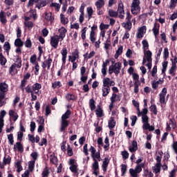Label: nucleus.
<instances>
[{
	"instance_id": "6e6552de",
	"label": "nucleus",
	"mask_w": 177,
	"mask_h": 177,
	"mask_svg": "<svg viewBox=\"0 0 177 177\" xmlns=\"http://www.w3.org/2000/svg\"><path fill=\"white\" fill-rule=\"evenodd\" d=\"M65 99L68 102H75L76 100H78V96L75 94L71 93H68L65 95Z\"/></svg>"
},
{
	"instance_id": "473e14b6",
	"label": "nucleus",
	"mask_w": 177,
	"mask_h": 177,
	"mask_svg": "<svg viewBox=\"0 0 177 177\" xmlns=\"http://www.w3.org/2000/svg\"><path fill=\"white\" fill-rule=\"evenodd\" d=\"M95 5L97 9H102V7L104 6V0H97Z\"/></svg>"
},
{
	"instance_id": "680f3d73",
	"label": "nucleus",
	"mask_w": 177,
	"mask_h": 177,
	"mask_svg": "<svg viewBox=\"0 0 177 177\" xmlns=\"http://www.w3.org/2000/svg\"><path fill=\"white\" fill-rule=\"evenodd\" d=\"M127 165H121V172H122V176H124L125 174H127Z\"/></svg>"
},
{
	"instance_id": "a18cd8bd",
	"label": "nucleus",
	"mask_w": 177,
	"mask_h": 177,
	"mask_svg": "<svg viewBox=\"0 0 177 177\" xmlns=\"http://www.w3.org/2000/svg\"><path fill=\"white\" fill-rule=\"evenodd\" d=\"M25 27H27L28 30H31L32 27H34V22L31 21H28L26 22H24Z\"/></svg>"
},
{
	"instance_id": "9d476101",
	"label": "nucleus",
	"mask_w": 177,
	"mask_h": 177,
	"mask_svg": "<svg viewBox=\"0 0 177 177\" xmlns=\"http://www.w3.org/2000/svg\"><path fill=\"white\" fill-rule=\"evenodd\" d=\"M35 3H36L35 8L39 10L41 8H45L48 5V0H37Z\"/></svg>"
},
{
	"instance_id": "49530a36",
	"label": "nucleus",
	"mask_w": 177,
	"mask_h": 177,
	"mask_svg": "<svg viewBox=\"0 0 177 177\" xmlns=\"http://www.w3.org/2000/svg\"><path fill=\"white\" fill-rule=\"evenodd\" d=\"M108 13L110 17H118V12L114 11V10H109Z\"/></svg>"
},
{
	"instance_id": "c03bdc74",
	"label": "nucleus",
	"mask_w": 177,
	"mask_h": 177,
	"mask_svg": "<svg viewBox=\"0 0 177 177\" xmlns=\"http://www.w3.org/2000/svg\"><path fill=\"white\" fill-rule=\"evenodd\" d=\"M143 131H147V129L149 131V132H153L154 131V127L151 126L150 123L148 124L145 125V127H142Z\"/></svg>"
},
{
	"instance_id": "4d7b16f0",
	"label": "nucleus",
	"mask_w": 177,
	"mask_h": 177,
	"mask_svg": "<svg viewBox=\"0 0 177 177\" xmlns=\"http://www.w3.org/2000/svg\"><path fill=\"white\" fill-rule=\"evenodd\" d=\"M109 27H110V25L104 24V23H101L100 25V30L101 31H104V30H109Z\"/></svg>"
},
{
	"instance_id": "c756f323",
	"label": "nucleus",
	"mask_w": 177,
	"mask_h": 177,
	"mask_svg": "<svg viewBox=\"0 0 177 177\" xmlns=\"http://www.w3.org/2000/svg\"><path fill=\"white\" fill-rule=\"evenodd\" d=\"M3 48L4 49V50H6L8 56H9V52H10V43H9L8 41H6L3 46Z\"/></svg>"
},
{
	"instance_id": "aec40b11",
	"label": "nucleus",
	"mask_w": 177,
	"mask_h": 177,
	"mask_svg": "<svg viewBox=\"0 0 177 177\" xmlns=\"http://www.w3.org/2000/svg\"><path fill=\"white\" fill-rule=\"evenodd\" d=\"M152 31L153 32V35L157 37V35L160 34V24L155 22Z\"/></svg>"
},
{
	"instance_id": "c9c22d12",
	"label": "nucleus",
	"mask_w": 177,
	"mask_h": 177,
	"mask_svg": "<svg viewBox=\"0 0 177 177\" xmlns=\"http://www.w3.org/2000/svg\"><path fill=\"white\" fill-rule=\"evenodd\" d=\"M16 67L17 68V64L14 63L11 65V66L9 68V73L10 74V75H15V70H16Z\"/></svg>"
},
{
	"instance_id": "8fccbe9b",
	"label": "nucleus",
	"mask_w": 177,
	"mask_h": 177,
	"mask_svg": "<svg viewBox=\"0 0 177 177\" xmlns=\"http://www.w3.org/2000/svg\"><path fill=\"white\" fill-rule=\"evenodd\" d=\"M12 161V158L10 156H8V157H4L3 160V162L4 165H8V164H10V162Z\"/></svg>"
},
{
	"instance_id": "5fc2aeb1",
	"label": "nucleus",
	"mask_w": 177,
	"mask_h": 177,
	"mask_svg": "<svg viewBox=\"0 0 177 177\" xmlns=\"http://www.w3.org/2000/svg\"><path fill=\"white\" fill-rule=\"evenodd\" d=\"M80 80L81 81L79 82L80 85H81L82 82H83V84H86V81H88V75H81Z\"/></svg>"
},
{
	"instance_id": "864d4df0",
	"label": "nucleus",
	"mask_w": 177,
	"mask_h": 177,
	"mask_svg": "<svg viewBox=\"0 0 177 177\" xmlns=\"http://www.w3.org/2000/svg\"><path fill=\"white\" fill-rule=\"evenodd\" d=\"M169 124L173 129H175L176 128V122L175 121L174 118L169 119Z\"/></svg>"
},
{
	"instance_id": "0eeeda50",
	"label": "nucleus",
	"mask_w": 177,
	"mask_h": 177,
	"mask_svg": "<svg viewBox=\"0 0 177 177\" xmlns=\"http://www.w3.org/2000/svg\"><path fill=\"white\" fill-rule=\"evenodd\" d=\"M97 143L99 149H102V147H104V151H108L109 149H110V145L105 144L104 145V143H103V138L102 137L97 138Z\"/></svg>"
},
{
	"instance_id": "4c0bfd02",
	"label": "nucleus",
	"mask_w": 177,
	"mask_h": 177,
	"mask_svg": "<svg viewBox=\"0 0 177 177\" xmlns=\"http://www.w3.org/2000/svg\"><path fill=\"white\" fill-rule=\"evenodd\" d=\"M60 20L61 23L64 26H66V24H68V18H66L63 14L60 15Z\"/></svg>"
},
{
	"instance_id": "f3484780",
	"label": "nucleus",
	"mask_w": 177,
	"mask_h": 177,
	"mask_svg": "<svg viewBox=\"0 0 177 177\" xmlns=\"http://www.w3.org/2000/svg\"><path fill=\"white\" fill-rule=\"evenodd\" d=\"M151 56H153V53L150 50H144V57L147 59V62H153Z\"/></svg>"
},
{
	"instance_id": "58836bf2",
	"label": "nucleus",
	"mask_w": 177,
	"mask_h": 177,
	"mask_svg": "<svg viewBox=\"0 0 177 177\" xmlns=\"http://www.w3.org/2000/svg\"><path fill=\"white\" fill-rule=\"evenodd\" d=\"M107 89V87H102V96L104 97H106V96L109 95V93H110V91H111V89L109 88Z\"/></svg>"
},
{
	"instance_id": "cd10ccee",
	"label": "nucleus",
	"mask_w": 177,
	"mask_h": 177,
	"mask_svg": "<svg viewBox=\"0 0 177 177\" xmlns=\"http://www.w3.org/2000/svg\"><path fill=\"white\" fill-rule=\"evenodd\" d=\"M71 115V111L70 109H68L64 114L62 115L61 120H67L68 118H70V116Z\"/></svg>"
},
{
	"instance_id": "13d9d810",
	"label": "nucleus",
	"mask_w": 177,
	"mask_h": 177,
	"mask_svg": "<svg viewBox=\"0 0 177 177\" xmlns=\"http://www.w3.org/2000/svg\"><path fill=\"white\" fill-rule=\"evenodd\" d=\"M151 111L153 113L154 115H157V113H158V111H157V106L156 104L151 105L149 107Z\"/></svg>"
},
{
	"instance_id": "09e8293b",
	"label": "nucleus",
	"mask_w": 177,
	"mask_h": 177,
	"mask_svg": "<svg viewBox=\"0 0 177 177\" xmlns=\"http://www.w3.org/2000/svg\"><path fill=\"white\" fill-rule=\"evenodd\" d=\"M168 57H169V51H168V48H165L163 52V59L165 61H166Z\"/></svg>"
},
{
	"instance_id": "e433bc0d",
	"label": "nucleus",
	"mask_w": 177,
	"mask_h": 177,
	"mask_svg": "<svg viewBox=\"0 0 177 177\" xmlns=\"http://www.w3.org/2000/svg\"><path fill=\"white\" fill-rule=\"evenodd\" d=\"M24 43L23 41H21V39L17 38L15 41V46H17V48H21L23 46Z\"/></svg>"
},
{
	"instance_id": "6e6d98bb",
	"label": "nucleus",
	"mask_w": 177,
	"mask_h": 177,
	"mask_svg": "<svg viewBox=\"0 0 177 177\" xmlns=\"http://www.w3.org/2000/svg\"><path fill=\"white\" fill-rule=\"evenodd\" d=\"M95 114L97 117L102 118L104 115V113H103V109H96L95 110Z\"/></svg>"
},
{
	"instance_id": "37998d69",
	"label": "nucleus",
	"mask_w": 177,
	"mask_h": 177,
	"mask_svg": "<svg viewBox=\"0 0 177 177\" xmlns=\"http://www.w3.org/2000/svg\"><path fill=\"white\" fill-rule=\"evenodd\" d=\"M61 5L57 3H52L50 4V8H55L56 12H59L60 10Z\"/></svg>"
},
{
	"instance_id": "7c9ffc66",
	"label": "nucleus",
	"mask_w": 177,
	"mask_h": 177,
	"mask_svg": "<svg viewBox=\"0 0 177 177\" xmlns=\"http://www.w3.org/2000/svg\"><path fill=\"white\" fill-rule=\"evenodd\" d=\"M62 82L60 81H55L52 83L53 89H59V88H62Z\"/></svg>"
},
{
	"instance_id": "f704fd0d",
	"label": "nucleus",
	"mask_w": 177,
	"mask_h": 177,
	"mask_svg": "<svg viewBox=\"0 0 177 177\" xmlns=\"http://www.w3.org/2000/svg\"><path fill=\"white\" fill-rule=\"evenodd\" d=\"M142 127H146L147 124H149V116L147 115H143L142 116Z\"/></svg>"
},
{
	"instance_id": "2eb2a0df",
	"label": "nucleus",
	"mask_w": 177,
	"mask_h": 177,
	"mask_svg": "<svg viewBox=\"0 0 177 177\" xmlns=\"http://www.w3.org/2000/svg\"><path fill=\"white\" fill-rule=\"evenodd\" d=\"M138 141L133 140L131 142V147H129V151L130 153H135L138 150Z\"/></svg>"
},
{
	"instance_id": "a211bd4d",
	"label": "nucleus",
	"mask_w": 177,
	"mask_h": 177,
	"mask_svg": "<svg viewBox=\"0 0 177 177\" xmlns=\"http://www.w3.org/2000/svg\"><path fill=\"white\" fill-rule=\"evenodd\" d=\"M109 164H110V159L109 158H104V161L102 162V171L107 172V167H109Z\"/></svg>"
},
{
	"instance_id": "e2e57ef3",
	"label": "nucleus",
	"mask_w": 177,
	"mask_h": 177,
	"mask_svg": "<svg viewBox=\"0 0 177 177\" xmlns=\"http://www.w3.org/2000/svg\"><path fill=\"white\" fill-rule=\"evenodd\" d=\"M26 48H31L32 46V42H31V39L30 37H28L26 41H25Z\"/></svg>"
},
{
	"instance_id": "4468645a",
	"label": "nucleus",
	"mask_w": 177,
	"mask_h": 177,
	"mask_svg": "<svg viewBox=\"0 0 177 177\" xmlns=\"http://www.w3.org/2000/svg\"><path fill=\"white\" fill-rule=\"evenodd\" d=\"M0 23L5 26L8 23V19H6V12L3 10L0 12Z\"/></svg>"
},
{
	"instance_id": "423d86ee",
	"label": "nucleus",
	"mask_w": 177,
	"mask_h": 177,
	"mask_svg": "<svg viewBox=\"0 0 177 177\" xmlns=\"http://www.w3.org/2000/svg\"><path fill=\"white\" fill-rule=\"evenodd\" d=\"M142 171V168L140 167L138 165H137L135 167V169L131 168L129 171L131 177H138V174H140Z\"/></svg>"
},
{
	"instance_id": "ea45409f",
	"label": "nucleus",
	"mask_w": 177,
	"mask_h": 177,
	"mask_svg": "<svg viewBox=\"0 0 177 177\" xmlns=\"http://www.w3.org/2000/svg\"><path fill=\"white\" fill-rule=\"evenodd\" d=\"M42 88V85L39 83H35L32 86V89L33 92H35L36 91H39Z\"/></svg>"
},
{
	"instance_id": "9b49d317",
	"label": "nucleus",
	"mask_w": 177,
	"mask_h": 177,
	"mask_svg": "<svg viewBox=\"0 0 177 177\" xmlns=\"http://www.w3.org/2000/svg\"><path fill=\"white\" fill-rule=\"evenodd\" d=\"M58 32L59 33L58 37L59 38V39H61V41H63V39H64V38L66 37L67 29H66V28H64V26H62L61 28L58 30Z\"/></svg>"
},
{
	"instance_id": "c85d7f7f",
	"label": "nucleus",
	"mask_w": 177,
	"mask_h": 177,
	"mask_svg": "<svg viewBox=\"0 0 177 177\" xmlns=\"http://www.w3.org/2000/svg\"><path fill=\"white\" fill-rule=\"evenodd\" d=\"M9 115L10 117H12L13 118V121L15 122V121H17V118H19V115H17V113L15 112L13 110L9 111Z\"/></svg>"
},
{
	"instance_id": "72a5a7b5",
	"label": "nucleus",
	"mask_w": 177,
	"mask_h": 177,
	"mask_svg": "<svg viewBox=\"0 0 177 177\" xmlns=\"http://www.w3.org/2000/svg\"><path fill=\"white\" fill-rule=\"evenodd\" d=\"M124 47L122 46H120L118 49L116 50V53L114 55L115 59H117L118 57H120V55H122Z\"/></svg>"
},
{
	"instance_id": "69168bd1",
	"label": "nucleus",
	"mask_w": 177,
	"mask_h": 177,
	"mask_svg": "<svg viewBox=\"0 0 177 177\" xmlns=\"http://www.w3.org/2000/svg\"><path fill=\"white\" fill-rule=\"evenodd\" d=\"M35 65V75H38L39 74V64H38V62H36L33 64Z\"/></svg>"
},
{
	"instance_id": "603ef678",
	"label": "nucleus",
	"mask_w": 177,
	"mask_h": 177,
	"mask_svg": "<svg viewBox=\"0 0 177 177\" xmlns=\"http://www.w3.org/2000/svg\"><path fill=\"white\" fill-rule=\"evenodd\" d=\"M17 168V172H21L23 171V166H21V160H18L15 164Z\"/></svg>"
},
{
	"instance_id": "39448f33",
	"label": "nucleus",
	"mask_w": 177,
	"mask_h": 177,
	"mask_svg": "<svg viewBox=\"0 0 177 177\" xmlns=\"http://www.w3.org/2000/svg\"><path fill=\"white\" fill-rule=\"evenodd\" d=\"M60 41V38H59V35H56L53 37H50V44L54 49H57V46H59V41Z\"/></svg>"
},
{
	"instance_id": "bb28decb",
	"label": "nucleus",
	"mask_w": 177,
	"mask_h": 177,
	"mask_svg": "<svg viewBox=\"0 0 177 177\" xmlns=\"http://www.w3.org/2000/svg\"><path fill=\"white\" fill-rule=\"evenodd\" d=\"M102 82H103L102 87L107 88L106 91H109V89L110 88V78L109 77L104 78L102 80Z\"/></svg>"
},
{
	"instance_id": "de8ad7c7",
	"label": "nucleus",
	"mask_w": 177,
	"mask_h": 177,
	"mask_svg": "<svg viewBox=\"0 0 177 177\" xmlns=\"http://www.w3.org/2000/svg\"><path fill=\"white\" fill-rule=\"evenodd\" d=\"M176 71V66L171 65V67L169 69V74L172 75V77H175V72Z\"/></svg>"
},
{
	"instance_id": "a878e982",
	"label": "nucleus",
	"mask_w": 177,
	"mask_h": 177,
	"mask_svg": "<svg viewBox=\"0 0 177 177\" xmlns=\"http://www.w3.org/2000/svg\"><path fill=\"white\" fill-rule=\"evenodd\" d=\"M88 104H89L90 110L91 111H93L96 109V101H95L93 98H91L89 100Z\"/></svg>"
},
{
	"instance_id": "393cba45",
	"label": "nucleus",
	"mask_w": 177,
	"mask_h": 177,
	"mask_svg": "<svg viewBox=\"0 0 177 177\" xmlns=\"http://www.w3.org/2000/svg\"><path fill=\"white\" fill-rule=\"evenodd\" d=\"M15 59L14 60L15 63H17V68H21V57H20V55H17L15 56Z\"/></svg>"
},
{
	"instance_id": "a19ab883",
	"label": "nucleus",
	"mask_w": 177,
	"mask_h": 177,
	"mask_svg": "<svg viewBox=\"0 0 177 177\" xmlns=\"http://www.w3.org/2000/svg\"><path fill=\"white\" fill-rule=\"evenodd\" d=\"M35 167V160H30L28 162V169L30 172L34 171V167Z\"/></svg>"
},
{
	"instance_id": "5701e85b",
	"label": "nucleus",
	"mask_w": 177,
	"mask_h": 177,
	"mask_svg": "<svg viewBox=\"0 0 177 177\" xmlns=\"http://www.w3.org/2000/svg\"><path fill=\"white\" fill-rule=\"evenodd\" d=\"M59 160L57 159V156L55 155V152H53L50 156V162L53 164L54 165H56L57 167V162Z\"/></svg>"
},
{
	"instance_id": "412c9836",
	"label": "nucleus",
	"mask_w": 177,
	"mask_h": 177,
	"mask_svg": "<svg viewBox=\"0 0 177 177\" xmlns=\"http://www.w3.org/2000/svg\"><path fill=\"white\" fill-rule=\"evenodd\" d=\"M118 12L120 13V15H125V10L124 8V3H122V1H120L118 6Z\"/></svg>"
},
{
	"instance_id": "052dcab7",
	"label": "nucleus",
	"mask_w": 177,
	"mask_h": 177,
	"mask_svg": "<svg viewBox=\"0 0 177 177\" xmlns=\"http://www.w3.org/2000/svg\"><path fill=\"white\" fill-rule=\"evenodd\" d=\"M142 49L144 50L149 49V42L147 41V40L146 39L142 40Z\"/></svg>"
},
{
	"instance_id": "774afa93",
	"label": "nucleus",
	"mask_w": 177,
	"mask_h": 177,
	"mask_svg": "<svg viewBox=\"0 0 177 177\" xmlns=\"http://www.w3.org/2000/svg\"><path fill=\"white\" fill-rule=\"evenodd\" d=\"M49 174H50L49 169H48V168L46 167L44 169V171H42L41 175H42V177H48L49 176Z\"/></svg>"
},
{
	"instance_id": "7ed1b4c3",
	"label": "nucleus",
	"mask_w": 177,
	"mask_h": 177,
	"mask_svg": "<svg viewBox=\"0 0 177 177\" xmlns=\"http://www.w3.org/2000/svg\"><path fill=\"white\" fill-rule=\"evenodd\" d=\"M140 1L139 0H133L131 3V13L136 16L138 15V11L140 12Z\"/></svg>"
},
{
	"instance_id": "79ce46f5",
	"label": "nucleus",
	"mask_w": 177,
	"mask_h": 177,
	"mask_svg": "<svg viewBox=\"0 0 177 177\" xmlns=\"http://www.w3.org/2000/svg\"><path fill=\"white\" fill-rule=\"evenodd\" d=\"M88 20H91L92 16H93V8L92 7H88L86 8Z\"/></svg>"
},
{
	"instance_id": "f03ea898",
	"label": "nucleus",
	"mask_w": 177,
	"mask_h": 177,
	"mask_svg": "<svg viewBox=\"0 0 177 177\" xmlns=\"http://www.w3.org/2000/svg\"><path fill=\"white\" fill-rule=\"evenodd\" d=\"M112 65L109 67V73L110 75L114 73L116 77H118V74H120V71H121V67H122V64L121 62H116L115 59H113L111 60Z\"/></svg>"
},
{
	"instance_id": "6ab92c4d",
	"label": "nucleus",
	"mask_w": 177,
	"mask_h": 177,
	"mask_svg": "<svg viewBox=\"0 0 177 177\" xmlns=\"http://www.w3.org/2000/svg\"><path fill=\"white\" fill-rule=\"evenodd\" d=\"M116 124L117 122H115L114 117H111L108 121V127L110 131H111V129H113V128H115Z\"/></svg>"
},
{
	"instance_id": "f8f14e48",
	"label": "nucleus",
	"mask_w": 177,
	"mask_h": 177,
	"mask_svg": "<svg viewBox=\"0 0 177 177\" xmlns=\"http://www.w3.org/2000/svg\"><path fill=\"white\" fill-rule=\"evenodd\" d=\"M67 48H63L61 50V55L62 56V66H66V60H67Z\"/></svg>"
},
{
	"instance_id": "3c124183",
	"label": "nucleus",
	"mask_w": 177,
	"mask_h": 177,
	"mask_svg": "<svg viewBox=\"0 0 177 177\" xmlns=\"http://www.w3.org/2000/svg\"><path fill=\"white\" fill-rule=\"evenodd\" d=\"M162 74H165V71H167V68L168 67V61H165L162 64Z\"/></svg>"
},
{
	"instance_id": "338daca9",
	"label": "nucleus",
	"mask_w": 177,
	"mask_h": 177,
	"mask_svg": "<svg viewBox=\"0 0 177 177\" xmlns=\"http://www.w3.org/2000/svg\"><path fill=\"white\" fill-rule=\"evenodd\" d=\"M30 62L31 64H34L37 63V55L34 54V55H31V57L30 58Z\"/></svg>"
},
{
	"instance_id": "1a4fd4ad",
	"label": "nucleus",
	"mask_w": 177,
	"mask_h": 177,
	"mask_svg": "<svg viewBox=\"0 0 177 177\" xmlns=\"http://www.w3.org/2000/svg\"><path fill=\"white\" fill-rule=\"evenodd\" d=\"M68 125H70L69 120H61V127L59 129L60 132H66V130L68 128Z\"/></svg>"
},
{
	"instance_id": "20e7f679",
	"label": "nucleus",
	"mask_w": 177,
	"mask_h": 177,
	"mask_svg": "<svg viewBox=\"0 0 177 177\" xmlns=\"http://www.w3.org/2000/svg\"><path fill=\"white\" fill-rule=\"evenodd\" d=\"M167 88L164 87L160 93L159 94V102L160 104H167V101H165V96H167Z\"/></svg>"
},
{
	"instance_id": "4be33fe9",
	"label": "nucleus",
	"mask_w": 177,
	"mask_h": 177,
	"mask_svg": "<svg viewBox=\"0 0 177 177\" xmlns=\"http://www.w3.org/2000/svg\"><path fill=\"white\" fill-rule=\"evenodd\" d=\"M122 26L126 28V31H131L132 29V22L131 21H127V22H123Z\"/></svg>"
},
{
	"instance_id": "f257e3e1",
	"label": "nucleus",
	"mask_w": 177,
	"mask_h": 177,
	"mask_svg": "<svg viewBox=\"0 0 177 177\" xmlns=\"http://www.w3.org/2000/svg\"><path fill=\"white\" fill-rule=\"evenodd\" d=\"M9 91V86L6 82L0 83V107L5 106L6 104V101H3L6 96V93Z\"/></svg>"
},
{
	"instance_id": "0e129e2a",
	"label": "nucleus",
	"mask_w": 177,
	"mask_h": 177,
	"mask_svg": "<svg viewBox=\"0 0 177 177\" xmlns=\"http://www.w3.org/2000/svg\"><path fill=\"white\" fill-rule=\"evenodd\" d=\"M177 0H170L169 8L175 9L176 8Z\"/></svg>"
},
{
	"instance_id": "ddd939ff",
	"label": "nucleus",
	"mask_w": 177,
	"mask_h": 177,
	"mask_svg": "<svg viewBox=\"0 0 177 177\" xmlns=\"http://www.w3.org/2000/svg\"><path fill=\"white\" fill-rule=\"evenodd\" d=\"M13 150L14 151L18 150V151L20 153H23V151H24V147H23V145H21V141L16 142V144L14 145Z\"/></svg>"
},
{
	"instance_id": "b1692460",
	"label": "nucleus",
	"mask_w": 177,
	"mask_h": 177,
	"mask_svg": "<svg viewBox=\"0 0 177 177\" xmlns=\"http://www.w3.org/2000/svg\"><path fill=\"white\" fill-rule=\"evenodd\" d=\"M45 19L47 21L53 23L55 21V17L52 16V12H45Z\"/></svg>"
},
{
	"instance_id": "bf43d9fd",
	"label": "nucleus",
	"mask_w": 177,
	"mask_h": 177,
	"mask_svg": "<svg viewBox=\"0 0 177 177\" xmlns=\"http://www.w3.org/2000/svg\"><path fill=\"white\" fill-rule=\"evenodd\" d=\"M8 139L10 145L12 146L15 143V140L13 138V133H10L8 135Z\"/></svg>"
},
{
	"instance_id": "2f4dec72",
	"label": "nucleus",
	"mask_w": 177,
	"mask_h": 177,
	"mask_svg": "<svg viewBox=\"0 0 177 177\" xmlns=\"http://www.w3.org/2000/svg\"><path fill=\"white\" fill-rule=\"evenodd\" d=\"M6 63H8V59H6V57L3 56V54L2 53H0V64L1 66H6Z\"/></svg>"
},
{
	"instance_id": "dca6fc26",
	"label": "nucleus",
	"mask_w": 177,
	"mask_h": 177,
	"mask_svg": "<svg viewBox=\"0 0 177 177\" xmlns=\"http://www.w3.org/2000/svg\"><path fill=\"white\" fill-rule=\"evenodd\" d=\"M93 174L95 175V176H97L99 175V162H97V160L94 159V162L93 163Z\"/></svg>"
}]
</instances>
